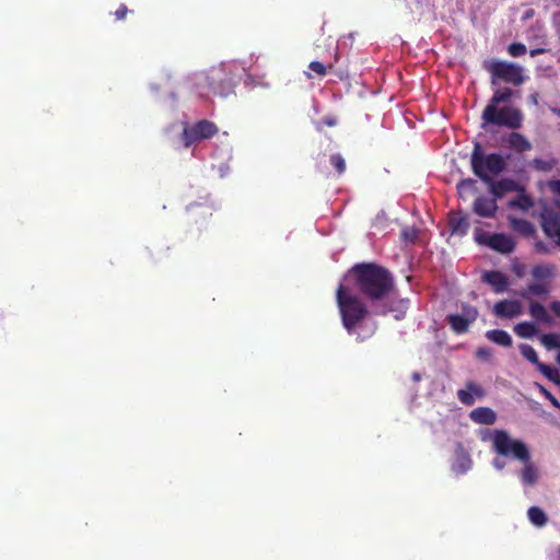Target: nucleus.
Segmentation results:
<instances>
[{
	"label": "nucleus",
	"instance_id": "423d86ee",
	"mask_svg": "<svg viewBox=\"0 0 560 560\" xmlns=\"http://www.w3.org/2000/svg\"><path fill=\"white\" fill-rule=\"evenodd\" d=\"M483 124L503 126L511 129L522 127L523 114L520 108L513 106H486L481 114Z\"/></svg>",
	"mask_w": 560,
	"mask_h": 560
},
{
	"label": "nucleus",
	"instance_id": "0eeeda50",
	"mask_svg": "<svg viewBox=\"0 0 560 560\" xmlns=\"http://www.w3.org/2000/svg\"><path fill=\"white\" fill-rule=\"evenodd\" d=\"M208 93L219 96H228L233 92V78L223 67L211 68L203 78Z\"/></svg>",
	"mask_w": 560,
	"mask_h": 560
},
{
	"label": "nucleus",
	"instance_id": "f257e3e1",
	"mask_svg": "<svg viewBox=\"0 0 560 560\" xmlns=\"http://www.w3.org/2000/svg\"><path fill=\"white\" fill-rule=\"evenodd\" d=\"M346 279L352 282L374 315L385 316L396 311L393 300L394 278L385 267L375 262L355 264Z\"/></svg>",
	"mask_w": 560,
	"mask_h": 560
},
{
	"label": "nucleus",
	"instance_id": "7ed1b4c3",
	"mask_svg": "<svg viewBox=\"0 0 560 560\" xmlns=\"http://www.w3.org/2000/svg\"><path fill=\"white\" fill-rule=\"evenodd\" d=\"M494 451L502 456H512L524 464L520 472L521 481L525 486H534L539 478L537 467L530 462L527 445L521 440H513L503 430H497L493 435Z\"/></svg>",
	"mask_w": 560,
	"mask_h": 560
},
{
	"label": "nucleus",
	"instance_id": "79ce46f5",
	"mask_svg": "<svg viewBox=\"0 0 560 560\" xmlns=\"http://www.w3.org/2000/svg\"><path fill=\"white\" fill-rule=\"evenodd\" d=\"M550 310L560 317V301H553L550 303Z\"/></svg>",
	"mask_w": 560,
	"mask_h": 560
},
{
	"label": "nucleus",
	"instance_id": "412c9836",
	"mask_svg": "<svg viewBox=\"0 0 560 560\" xmlns=\"http://www.w3.org/2000/svg\"><path fill=\"white\" fill-rule=\"evenodd\" d=\"M514 96V91L511 88L497 89L489 100L487 106H499L500 104L508 103Z\"/></svg>",
	"mask_w": 560,
	"mask_h": 560
},
{
	"label": "nucleus",
	"instance_id": "4be33fe9",
	"mask_svg": "<svg viewBox=\"0 0 560 560\" xmlns=\"http://www.w3.org/2000/svg\"><path fill=\"white\" fill-rule=\"evenodd\" d=\"M450 228L453 234L465 235L468 232L469 223L466 217L454 214L450 219Z\"/></svg>",
	"mask_w": 560,
	"mask_h": 560
},
{
	"label": "nucleus",
	"instance_id": "de8ad7c7",
	"mask_svg": "<svg viewBox=\"0 0 560 560\" xmlns=\"http://www.w3.org/2000/svg\"><path fill=\"white\" fill-rule=\"evenodd\" d=\"M412 378H413L415 381H419V380H420V375H419L418 373H415V374L412 375Z\"/></svg>",
	"mask_w": 560,
	"mask_h": 560
},
{
	"label": "nucleus",
	"instance_id": "7c9ffc66",
	"mask_svg": "<svg viewBox=\"0 0 560 560\" xmlns=\"http://www.w3.org/2000/svg\"><path fill=\"white\" fill-rule=\"evenodd\" d=\"M475 186H476V180L472 179V178H465V179H462L456 188H457V192L458 195L464 198L465 194L469 192L470 190L475 189Z\"/></svg>",
	"mask_w": 560,
	"mask_h": 560
},
{
	"label": "nucleus",
	"instance_id": "f03ea898",
	"mask_svg": "<svg viewBox=\"0 0 560 560\" xmlns=\"http://www.w3.org/2000/svg\"><path fill=\"white\" fill-rule=\"evenodd\" d=\"M470 166L472 173L485 184L489 185V191L495 199L502 198L508 192L524 190V187L512 178L493 180L494 176L500 175L506 170V161L500 153L486 154L479 142L474 144Z\"/></svg>",
	"mask_w": 560,
	"mask_h": 560
},
{
	"label": "nucleus",
	"instance_id": "9d476101",
	"mask_svg": "<svg viewBox=\"0 0 560 560\" xmlns=\"http://www.w3.org/2000/svg\"><path fill=\"white\" fill-rule=\"evenodd\" d=\"M217 133L218 127L215 124L208 119H202L194 125L185 126L182 138L185 148H189L191 144L205 139H210Z\"/></svg>",
	"mask_w": 560,
	"mask_h": 560
},
{
	"label": "nucleus",
	"instance_id": "c85d7f7f",
	"mask_svg": "<svg viewBox=\"0 0 560 560\" xmlns=\"http://www.w3.org/2000/svg\"><path fill=\"white\" fill-rule=\"evenodd\" d=\"M512 228L516 232H518L523 235H526V236H529V235L534 234V232H535L534 225L525 219H513Z\"/></svg>",
	"mask_w": 560,
	"mask_h": 560
},
{
	"label": "nucleus",
	"instance_id": "a211bd4d",
	"mask_svg": "<svg viewBox=\"0 0 560 560\" xmlns=\"http://www.w3.org/2000/svg\"><path fill=\"white\" fill-rule=\"evenodd\" d=\"M486 338L489 341L504 348H510L513 343L512 337L509 335V332L502 329L488 330L486 332Z\"/></svg>",
	"mask_w": 560,
	"mask_h": 560
},
{
	"label": "nucleus",
	"instance_id": "ea45409f",
	"mask_svg": "<svg viewBox=\"0 0 560 560\" xmlns=\"http://www.w3.org/2000/svg\"><path fill=\"white\" fill-rule=\"evenodd\" d=\"M323 124L328 126V127H334L337 125V119L332 116H326L323 118Z\"/></svg>",
	"mask_w": 560,
	"mask_h": 560
},
{
	"label": "nucleus",
	"instance_id": "ddd939ff",
	"mask_svg": "<svg viewBox=\"0 0 560 560\" xmlns=\"http://www.w3.org/2000/svg\"><path fill=\"white\" fill-rule=\"evenodd\" d=\"M493 313L500 318H515L523 313V307L517 300H502L494 304Z\"/></svg>",
	"mask_w": 560,
	"mask_h": 560
},
{
	"label": "nucleus",
	"instance_id": "37998d69",
	"mask_svg": "<svg viewBox=\"0 0 560 560\" xmlns=\"http://www.w3.org/2000/svg\"><path fill=\"white\" fill-rule=\"evenodd\" d=\"M200 214H202L203 217H211L212 215V212H211V209L209 207H201V211H200Z\"/></svg>",
	"mask_w": 560,
	"mask_h": 560
},
{
	"label": "nucleus",
	"instance_id": "c756f323",
	"mask_svg": "<svg viewBox=\"0 0 560 560\" xmlns=\"http://www.w3.org/2000/svg\"><path fill=\"white\" fill-rule=\"evenodd\" d=\"M540 341L547 350L560 349V336L557 334H544Z\"/></svg>",
	"mask_w": 560,
	"mask_h": 560
},
{
	"label": "nucleus",
	"instance_id": "20e7f679",
	"mask_svg": "<svg viewBox=\"0 0 560 560\" xmlns=\"http://www.w3.org/2000/svg\"><path fill=\"white\" fill-rule=\"evenodd\" d=\"M336 300L342 325L351 334L368 316V305L342 283L337 288Z\"/></svg>",
	"mask_w": 560,
	"mask_h": 560
},
{
	"label": "nucleus",
	"instance_id": "c03bdc74",
	"mask_svg": "<svg viewBox=\"0 0 560 560\" xmlns=\"http://www.w3.org/2000/svg\"><path fill=\"white\" fill-rule=\"evenodd\" d=\"M544 51H545L544 49L537 48V49H532L529 54H530L532 57H535V56H537L539 54H542Z\"/></svg>",
	"mask_w": 560,
	"mask_h": 560
},
{
	"label": "nucleus",
	"instance_id": "49530a36",
	"mask_svg": "<svg viewBox=\"0 0 560 560\" xmlns=\"http://www.w3.org/2000/svg\"><path fill=\"white\" fill-rule=\"evenodd\" d=\"M494 466L498 468V469H502L503 468V464L499 463V460H494Z\"/></svg>",
	"mask_w": 560,
	"mask_h": 560
},
{
	"label": "nucleus",
	"instance_id": "5701e85b",
	"mask_svg": "<svg viewBox=\"0 0 560 560\" xmlns=\"http://www.w3.org/2000/svg\"><path fill=\"white\" fill-rule=\"evenodd\" d=\"M557 164L558 161L555 158H550L548 160L535 158L530 161L529 166L537 172L548 173L551 172Z\"/></svg>",
	"mask_w": 560,
	"mask_h": 560
},
{
	"label": "nucleus",
	"instance_id": "9b49d317",
	"mask_svg": "<svg viewBox=\"0 0 560 560\" xmlns=\"http://www.w3.org/2000/svg\"><path fill=\"white\" fill-rule=\"evenodd\" d=\"M478 311L471 305L463 306V314H450L446 317L448 325L455 334L467 332L469 326L477 319Z\"/></svg>",
	"mask_w": 560,
	"mask_h": 560
},
{
	"label": "nucleus",
	"instance_id": "4468645a",
	"mask_svg": "<svg viewBox=\"0 0 560 560\" xmlns=\"http://www.w3.org/2000/svg\"><path fill=\"white\" fill-rule=\"evenodd\" d=\"M472 210L482 218H493L498 210L497 199L479 196L474 201Z\"/></svg>",
	"mask_w": 560,
	"mask_h": 560
},
{
	"label": "nucleus",
	"instance_id": "2f4dec72",
	"mask_svg": "<svg viewBox=\"0 0 560 560\" xmlns=\"http://www.w3.org/2000/svg\"><path fill=\"white\" fill-rule=\"evenodd\" d=\"M330 164L335 167L338 175H341L346 171V161L339 153L330 155Z\"/></svg>",
	"mask_w": 560,
	"mask_h": 560
},
{
	"label": "nucleus",
	"instance_id": "09e8293b",
	"mask_svg": "<svg viewBox=\"0 0 560 560\" xmlns=\"http://www.w3.org/2000/svg\"><path fill=\"white\" fill-rule=\"evenodd\" d=\"M556 361L558 362V364H560V352H558V354L556 357Z\"/></svg>",
	"mask_w": 560,
	"mask_h": 560
},
{
	"label": "nucleus",
	"instance_id": "6ab92c4d",
	"mask_svg": "<svg viewBox=\"0 0 560 560\" xmlns=\"http://www.w3.org/2000/svg\"><path fill=\"white\" fill-rule=\"evenodd\" d=\"M529 314L538 323L551 324V322H552V318L548 314L546 307L542 304H540L539 302L530 301Z\"/></svg>",
	"mask_w": 560,
	"mask_h": 560
},
{
	"label": "nucleus",
	"instance_id": "dca6fc26",
	"mask_svg": "<svg viewBox=\"0 0 560 560\" xmlns=\"http://www.w3.org/2000/svg\"><path fill=\"white\" fill-rule=\"evenodd\" d=\"M466 387L467 389H459L457 392V398L462 404L466 406L474 405L475 396L478 398H482L485 396L483 388L474 382H468L466 384Z\"/></svg>",
	"mask_w": 560,
	"mask_h": 560
},
{
	"label": "nucleus",
	"instance_id": "f704fd0d",
	"mask_svg": "<svg viewBox=\"0 0 560 560\" xmlns=\"http://www.w3.org/2000/svg\"><path fill=\"white\" fill-rule=\"evenodd\" d=\"M540 394L558 410H560V401L542 385L537 384Z\"/></svg>",
	"mask_w": 560,
	"mask_h": 560
},
{
	"label": "nucleus",
	"instance_id": "f3484780",
	"mask_svg": "<svg viewBox=\"0 0 560 560\" xmlns=\"http://www.w3.org/2000/svg\"><path fill=\"white\" fill-rule=\"evenodd\" d=\"M470 419L478 424H493L497 420L495 412L489 407H478L471 410Z\"/></svg>",
	"mask_w": 560,
	"mask_h": 560
},
{
	"label": "nucleus",
	"instance_id": "e433bc0d",
	"mask_svg": "<svg viewBox=\"0 0 560 560\" xmlns=\"http://www.w3.org/2000/svg\"><path fill=\"white\" fill-rule=\"evenodd\" d=\"M129 13V9L126 4H120L119 8L114 12L116 20H125L127 14Z\"/></svg>",
	"mask_w": 560,
	"mask_h": 560
},
{
	"label": "nucleus",
	"instance_id": "a878e982",
	"mask_svg": "<svg viewBox=\"0 0 560 560\" xmlns=\"http://www.w3.org/2000/svg\"><path fill=\"white\" fill-rule=\"evenodd\" d=\"M521 194L509 202L510 208H517L523 211H527L533 207L532 198L525 194V189L520 191Z\"/></svg>",
	"mask_w": 560,
	"mask_h": 560
},
{
	"label": "nucleus",
	"instance_id": "a19ab883",
	"mask_svg": "<svg viewBox=\"0 0 560 560\" xmlns=\"http://www.w3.org/2000/svg\"><path fill=\"white\" fill-rule=\"evenodd\" d=\"M535 247H536V250H537L538 253H541V254H547V253H549V249H548L547 245H546L545 243H542V242H537V243L535 244Z\"/></svg>",
	"mask_w": 560,
	"mask_h": 560
},
{
	"label": "nucleus",
	"instance_id": "f8f14e48",
	"mask_svg": "<svg viewBox=\"0 0 560 560\" xmlns=\"http://www.w3.org/2000/svg\"><path fill=\"white\" fill-rule=\"evenodd\" d=\"M518 348H520L521 354L527 361H529L530 363L536 365L537 370L544 376H546L549 381L553 382L556 385L560 386V375H559V372L556 369H553V368H551V366L540 362L536 350L532 346H529L527 343H522V345H520Z\"/></svg>",
	"mask_w": 560,
	"mask_h": 560
},
{
	"label": "nucleus",
	"instance_id": "a18cd8bd",
	"mask_svg": "<svg viewBox=\"0 0 560 560\" xmlns=\"http://www.w3.org/2000/svg\"><path fill=\"white\" fill-rule=\"evenodd\" d=\"M533 275L535 277H541V268L540 267H536L533 271Z\"/></svg>",
	"mask_w": 560,
	"mask_h": 560
},
{
	"label": "nucleus",
	"instance_id": "bb28decb",
	"mask_svg": "<svg viewBox=\"0 0 560 560\" xmlns=\"http://www.w3.org/2000/svg\"><path fill=\"white\" fill-rule=\"evenodd\" d=\"M547 294L548 289L542 283H532L527 287V289L518 293V295L523 299H529L530 295L546 296Z\"/></svg>",
	"mask_w": 560,
	"mask_h": 560
},
{
	"label": "nucleus",
	"instance_id": "cd10ccee",
	"mask_svg": "<svg viewBox=\"0 0 560 560\" xmlns=\"http://www.w3.org/2000/svg\"><path fill=\"white\" fill-rule=\"evenodd\" d=\"M471 467V459L468 454L460 452L457 455L456 462L453 465V469L458 474L467 472Z\"/></svg>",
	"mask_w": 560,
	"mask_h": 560
},
{
	"label": "nucleus",
	"instance_id": "58836bf2",
	"mask_svg": "<svg viewBox=\"0 0 560 560\" xmlns=\"http://www.w3.org/2000/svg\"><path fill=\"white\" fill-rule=\"evenodd\" d=\"M491 350L489 348H478L477 349V352H476V355L477 358L479 359H482V360H487L491 357Z\"/></svg>",
	"mask_w": 560,
	"mask_h": 560
},
{
	"label": "nucleus",
	"instance_id": "6e6552de",
	"mask_svg": "<svg viewBox=\"0 0 560 560\" xmlns=\"http://www.w3.org/2000/svg\"><path fill=\"white\" fill-rule=\"evenodd\" d=\"M541 225L545 234L560 247V200L542 207Z\"/></svg>",
	"mask_w": 560,
	"mask_h": 560
},
{
	"label": "nucleus",
	"instance_id": "393cba45",
	"mask_svg": "<svg viewBox=\"0 0 560 560\" xmlns=\"http://www.w3.org/2000/svg\"><path fill=\"white\" fill-rule=\"evenodd\" d=\"M514 332L521 338H532L538 330L534 323L521 322L514 326Z\"/></svg>",
	"mask_w": 560,
	"mask_h": 560
},
{
	"label": "nucleus",
	"instance_id": "72a5a7b5",
	"mask_svg": "<svg viewBox=\"0 0 560 560\" xmlns=\"http://www.w3.org/2000/svg\"><path fill=\"white\" fill-rule=\"evenodd\" d=\"M508 52L512 57H521L526 52V46L522 43H512L508 46Z\"/></svg>",
	"mask_w": 560,
	"mask_h": 560
},
{
	"label": "nucleus",
	"instance_id": "4c0bfd02",
	"mask_svg": "<svg viewBox=\"0 0 560 560\" xmlns=\"http://www.w3.org/2000/svg\"><path fill=\"white\" fill-rule=\"evenodd\" d=\"M547 185L550 191L560 198V179L549 180Z\"/></svg>",
	"mask_w": 560,
	"mask_h": 560
},
{
	"label": "nucleus",
	"instance_id": "2eb2a0df",
	"mask_svg": "<svg viewBox=\"0 0 560 560\" xmlns=\"http://www.w3.org/2000/svg\"><path fill=\"white\" fill-rule=\"evenodd\" d=\"M482 281L491 285L495 293H502L509 287L508 277L499 270L486 271L482 275Z\"/></svg>",
	"mask_w": 560,
	"mask_h": 560
},
{
	"label": "nucleus",
	"instance_id": "b1692460",
	"mask_svg": "<svg viewBox=\"0 0 560 560\" xmlns=\"http://www.w3.org/2000/svg\"><path fill=\"white\" fill-rule=\"evenodd\" d=\"M527 516L530 523L537 527H542L548 522L546 513L538 506H530L527 511Z\"/></svg>",
	"mask_w": 560,
	"mask_h": 560
},
{
	"label": "nucleus",
	"instance_id": "473e14b6",
	"mask_svg": "<svg viewBox=\"0 0 560 560\" xmlns=\"http://www.w3.org/2000/svg\"><path fill=\"white\" fill-rule=\"evenodd\" d=\"M328 68L331 69L332 65H329L328 67H326L324 63H322L319 61H312L308 65V69L312 70L313 72H315L319 77L326 75Z\"/></svg>",
	"mask_w": 560,
	"mask_h": 560
},
{
	"label": "nucleus",
	"instance_id": "1a4fd4ad",
	"mask_svg": "<svg viewBox=\"0 0 560 560\" xmlns=\"http://www.w3.org/2000/svg\"><path fill=\"white\" fill-rule=\"evenodd\" d=\"M475 241L479 245H485L500 254H511L515 248L514 240L504 233L489 234L477 229L475 232Z\"/></svg>",
	"mask_w": 560,
	"mask_h": 560
},
{
	"label": "nucleus",
	"instance_id": "c9c22d12",
	"mask_svg": "<svg viewBox=\"0 0 560 560\" xmlns=\"http://www.w3.org/2000/svg\"><path fill=\"white\" fill-rule=\"evenodd\" d=\"M401 238L409 243H415L418 238V230L415 228H405L401 231Z\"/></svg>",
	"mask_w": 560,
	"mask_h": 560
},
{
	"label": "nucleus",
	"instance_id": "aec40b11",
	"mask_svg": "<svg viewBox=\"0 0 560 560\" xmlns=\"http://www.w3.org/2000/svg\"><path fill=\"white\" fill-rule=\"evenodd\" d=\"M508 143L517 152H526L532 149V143L520 132L510 133Z\"/></svg>",
	"mask_w": 560,
	"mask_h": 560
},
{
	"label": "nucleus",
	"instance_id": "39448f33",
	"mask_svg": "<svg viewBox=\"0 0 560 560\" xmlns=\"http://www.w3.org/2000/svg\"><path fill=\"white\" fill-rule=\"evenodd\" d=\"M483 68L490 73L492 86H497L502 82L520 86L525 82L523 68L516 63L493 59L486 61Z\"/></svg>",
	"mask_w": 560,
	"mask_h": 560
}]
</instances>
